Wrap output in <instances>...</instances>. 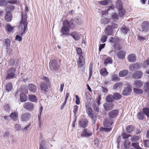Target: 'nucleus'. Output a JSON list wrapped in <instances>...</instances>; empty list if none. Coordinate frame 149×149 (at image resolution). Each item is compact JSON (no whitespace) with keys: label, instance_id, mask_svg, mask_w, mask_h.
<instances>
[{"label":"nucleus","instance_id":"f257e3e1","mask_svg":"<svg viewBox=\"0 0 149 149\" xmlns=\"http://www.w3.org/2000/svg\"><path fill=\"white\" fill-rule=\"evenodd\" d=\"M63 26L61 30L62 34L60 35L67 36L69 33L70 29H73L74 28L75 25L74 23V20L71 19L69 22L67 20H65L63 22Z\"/></svg>","mask_w":149,"mask_h":149},{"label":"nucleus","instance_id":"f03ea898","mask_svg":"<svg viewBox=\"0 0 149 149\" xmlns=\"http://www.w3.org/2000/svg\"><path fill=\"white\" fill-rule=\"evenodd\" d=\"M28 10V8L27 6L25 8V12L22 13L21 14L22 19L19 26V29H22L20 32V35L21 36H23V34H24L26 31L27 30L28 23L27 22V13Z\"/></svg>","mask_w":149,"mask_h":149},{"label":"nucleus","instance_id":"7ed1b4c3","mask_svg":"<svg viewBox=\"0 0 149 149\" xmlns=\"http://www.w3.org/2000/svg\"><path fill=\"white\" fill-rule=\"evenodd\" d=\"M113 120L109 117L105 118L103 122V124L105 127L108 128L101 127L100 129V131H104L105 132H108L111 131L112 129L111 126L113 123Z\"/></svg>","mask_w":149,"mask_h":149},{"label":"nucleus","instance_id":"20e7f679","mask_svg":"<svg viewBox=\"0 0 149 149\" xmlns=\"http://www.w3.org/2000/svg\"><path fill=\"white\" fill-rule=\"evenodd\" d=\"M43 81L42 82L40 85V88L41 91L47 92L50 88L51 84L49 79L47 77H43Z\"/></svg>","mask_w":149,"mask_h":149},{"label":"nucleus","instance_id":"39448f33","mask_svg":"<svg viewBox=\"0 0 149 149\" xmlns=\"http://www.w3.org/2000/svg\"><path fill=\"white\" fill-rule=\"evenodd\" d=\"M59 63L56 60H52L49 63V68L52 72H56L58 71L60 68V63L61 60H59Z\"/></svg>","mask_w":149,"mask_h":149},{"label":"nucleus","instance_id":"423d86ee","mask_svg":"<svg viewBox=\"0 0 149 149\" xmlns=\"http://www.w3.org/2000/svg\"><path fill=\"white\" fill-rule=\"evenodd\" d=\"M85 108L88 116L93 121V123L95 124L97 120V117L93 114L92 108L86 104H85Z\"/></svg>","mask_w":149,"mask_h":149},{"label":"nucleus","instance_id":"0eeeda50","mask_svg":"<svg viewBox=\"0 0 149 149\" xmlns=\"http://www.w3.org/2000/svg\"><path fill=\"white\" fill-rule=\"evenodd\" d=\"M15 71L16 69L14 68H9L6 76V79H10L14 78L15 75Z\"/></svg>","mask_w":149,"mask_h":149},{"label":"nucleus","instance_id":"6e6552de","mask_svg":"<svg viewBox=\"0 0 149 149\" xmlns=\"http://www.w3.org/2000/svg\"><path fill=\"white\" fill-rule=\"evenodd\" d=\"M141 28L142 32L146 33L149 30V23L147 21L143 22Z\"/></svg>","mask_w":149,"mask_h":149},{"label":"nucleus","instance_id":"1a4fd4ad","mask_svg":"<svg viewBox=\"0 0 149 149\" xmlns=\"http://www.w3.org/2000/svg\"><path fill=\"white\" fill-rule=\"evenodd\" d=\"M104 32L107 36L112 35L113 33V30L112 26L108 25L105 29Z\"/></svg>","mask_w":149,"mask_h":149},{"label":"nucleus","instance_id":"9d476101","mask_svg":"<svg viewBox=\"0 0 149 149\" xmlns=\"http://www.w3.org/2000/svg\"><path fill=\"white\" fill-rule=\"evenodd\" d=\"M31 116V113L28 112L25 113L21 115V119L22 121L26 122L29 120Z\"/></svg>","mask_w":149,"mask_h":149},{"label":"nucleus","instance_id":"9b49d317","mask_svg":"<svg viewBox=\"0 0 149 149\" xmlns=\"http://www.w3.org/2000/svg\"><path fill=\"white\" fill-rule=\"evenodd\" d=\"M88 121L86 118H82L79 121V124L81 127L85 128L87 126Z\"/></svg>","mask_w":149,"mask_h":149},{"label":"nucleus","instance_id":"f8f14e48","mask_svg":"<svg viewBox=\"0 0 149 149\" xmlns=\"http://www.w3.org/2000/svg\"><path fill=\"white\" fill-rule=\"evenodd\" d=\"M23 107L24 108L29 111L33 110L34 109L33 104L29 102H25L24 104Z\"/></svg>","mask_w":149,"mask_h":149},{"label":"nucleus","instance_id":"ddd939ff","mask_svg":"<svg viewBox=\"0 0 149 149\" xmlns=\"http://www.w3.org/2000/svg\"><path fill=\"white\" fill-rule=\"evenodd\" d=\"M143 75V72L141 71H137L135 72L132 74V77L135 79H137L141 78Z\"/></svg>","mask_w":149,"mask_h":149},{"label":"nucleus","instance_id":"4468645a","mask_svg":"<svg viewBox=\"0 0 149 149\" xmlns=\"http://www.w3.org/2000/svg\"><path fill=\"white\" fill-rule=\"evenodd\" d=\"M103 106L105 110L108 111L113 109L114 104L112 103L106 102L104 104Z\"/></svg>","mask_w":149,"mask_h":149},{"label":"nucleus","instance_id":"2eb2a0df","mask_svg":"<svg viewBox=\"0 0 149 149\" xmlns=\"http://www.w3.org/2000/svg\"><path fill=\"white\" fill-rule=\"evenodd\" d=\"M118 111L117 110H113L109 112V117L111 119H113L118 116Z\"/></svg>","mask_w":149,"mask_h":149},{"label":"nucleus","instance_id":"dca6fc26","mask_svg":"<svg viewBox=\"0 0 149 149\" xmlns=\"http://www.w3.org/2000/svg\"><path fill=\"white\" fill-rule=\"evenodd\" d=\"M92 134V133L89 130L87 129H85L83 130L81 135L82 137H87L91 136Z\"/></svg>","mask_w":149,"mask_h":149},{"label":"nucleus","instance_id":"f3484780","mask_svg":"<svg viewBox=\"0 0 149 149\" xmlns=\"http://www.w3.org/2000/svg\"><path fill=\"white\" fill-rule=\"evenodd\" d=\"M132 91L131 86H128L127 87L124 88V90L123 91L122 94L124 96L129 95L130 92Z\"/></svg>","mask_w":149,"mask_h":149},{"label":"nucleus","instance_id":"a211bd4d","mask_svg":"<svg viewBox=\"0 0 149 149\" xmlns=\"http://www.w3.org/2000/svg\"><path fill=\"white\" fill-rule=\"evenodd\" d=\"M5 19L7 22H10L12 18V15L10 11H8L6 13L5 15Z\"/></svg>","mask_w":149,"mask_h":149},{"label":"nucleus","instance_id":"6ab92c4d","mask_svg":"<svg viewBox=\"0 0 149 149\" xmlns=\"http://www.w3.org/2000/svg\"><path fill=\"white\" fill-rule=\"evenodd\" d=\"M126 52L123 50L120 51L118 52L117 54V56L118 58L123 60L125 57Z\"/></svg>","mask_w":149,"mask_h":149},{"label":"nucleus","instance_id":"aec40b11","mask_svg":"<svg viewBox=\"0 0 149 149\" xmlns=\"http://www.w3.org/2000/svg\"><path fill=\"white\" fill-rule=\"evenodd\" d=\"M129 68L131 71H133L139 68V65L137 63H134L130 65Z\"/></svg>","mask_w":149,"mask_h":149},{"label":"nucleus","instance_id":"412c9836","mask_svg":"<svg viewBox=\"0 0 149 149\" xmlns=\"http://www.w3.org/2000/svg\"><path fill=\"white\" fill-rule=\"evenodd\" d=\"M123 86V84L120 82L116 83L113 86V89L117 90L121 88Z\"/></svg>","mask_w":149,"mask_h":149},{"label":"nucleus","instance_id":"4be33fe9","mask_svg":"<svg viewBox=\"0 0 149 149\" xmlns=\"http://www.w3.org/2000/svg\"><path fill=\"white\" fill-rule=\"evenodd\" d=\"M128 61L131 62H135L136 59V56L134 54H131L127 57Z\"/></svg>","mask_w":149,"mask_h":149},{"label":"nucleus","instance_id":"5701e85b","mask_svg":"<svg viewBox=\"0 0 149 149\" xmlns=\"http://www.w3.org/2000/svg\"><path fill=\"white\" fill-rule=\"evenodd\" d=\"M28 88L29 91L32 93H34L36 91V87L33 84H29L28 86Z\"/></svg>","mask_w":149,"mask_h":149},{"label":"nucleus","instance_id":"b1692460","mask_svg":"<svg viewBox=\"0 0 149 149\" xmlns=\"http://www.w3.org/2000/svg\"><path fill=\"white\" fill-rule=\"evenodd\" d=\"M5 29L7 33H10L14 31V27L11 26L9 24H7L5 26Z\"/></svg>","mask_w":149,"mask_h":149},{"label":"nucleus","instance_id":"393cba45","mask_svg":"<svg viewBox=\"0 0 149 149\" xmlns=\"http://www.w3.org/2000/svg\"><path fill=\"white\" fill-rule=\"evenodd\" d=\"M85 63V59L83 56H79L78 65L80 67H81Z\"/></svg>","mask_w":149,"mask_h":149},{"label":"nucleus","instance_id":"a878e982","mask_svg":"<svg viewBox=\"0 0 149 149\" xmlns=\"http://www.w3.org/2000/svg\"><path fill=\"white\" fill-rule=\"evenodd\" d=\"M27 100V96L23 93H21L20 95V101L21 102H26Z\"/></svg>","mask_w":149,"mask_h":149},{"label":"nucleus","instance_id":"bb28decb","mask_svg":"<svg viewBox=\"0 0 149 149\" xmlns=\"http://www.w3.org/2000/svg\"><path fill=\"white\" fill-rule=\"evenodd\" d=\"M29 99L30 101L35 102H36L38 101V98L34 95L30 94L29 95Z\"/></svg>","mask_w":149,"mask_h":149},{"label":"nucleus","instance_id":"cd10ccee","mask_svg":"<svg viewBox=\"0 0 149 149\" xmlns=\"http://www.w3.org/2000/svg\"><path fill=\"white\" fill-rule=\"evenodd\" d=\"M10 116L13 120L16 121L17 119L18 113L15 112L12 113L10 115Z\"/></svg>","mask_w":149,"mask_h":149},{"label":"nucleus","instance_id":"c85d7f7f","mask_svg":"<svg viewBox=\"0 0 149 149\" xmlns=\"http://www.w3.org/2000/svg\"><path fill=\"white\" fill-rule=\"evenodd\" d=\"M143 84V83L139 80H136L133 83L134 86L137 88H140Z\"/></svg>","mask_w":149,"mask_h":149},{"label":"nucleus","instance_id":"c756f323","mask_svg":"<svg viewBox=\"0 0 149 149\" xmlns=\"http://www.w3.org/2000/svg\"><path fill=\"white\" fill-rule=\"evenodd\" d=\"M135 129V127L132 125L127 126L126 128V130L127 132L129 133H131Z\"/></svg>","mask_w":149,"mask_h":149},{"label":"nucleus","instance_id":"7c9ffc66","mask_svg":"<svg viewBox=\"0 0 149 149\" xmlns=\"http://www.w3.org/2000/svg\"><path fill=\"white\" fill-rule=\"evenodd\" d=\"M106 100L108 102H112L114 101V99L113 97V95H109L106 98Z\"/></svg>","mask_w":149,"mask_h":149},{"label":"nucleus","instance_id":"2f4dec72","mask_svg":"<svg viewBox=\"0 0 149 149\" xmlns=\"http://www.w3.org/2000/svg\"><path fill=\"white\" fill-rule=\"evenodd\" d=\"M111 80L113 81H117L120 80V78L118 77V75L114 74L111 76Z\"/></svg>","mask_w":149,"mask_h":149},{"label":"nucleus","instance_id":"473e14b6","mask_svg":"<svg viewBox=\"0 0 149 149\" xmlns=\"http://www.w3.org/2000/svg\"><path fill=\"white\" fill-rule=\"evenodd\" d=\"M128 73V71L127 70H124L120 71L118 74L119 77H123L126 76Z\"/></svg>","mask_w":149,"mask_h":149},{"label":"nucleus","instance_id":"72a5a7b5","mask_svg":"<svg viewBox=\"0 0 149 149\" xmlns=\"http://www.w3.org/2000/svg\"><path fill=\"white\" fill-rule=\"evenodd\" d=\"M71 35L76 40H78L80 38V36L79 34L76 32L72 33Z\"/></svg>","mask_w":149,"mask_h":149},{"label":"nucleus","instance_id":"f704fd0d","mask_svg":"<svg viewBox=\"0 0 149 149\" xmlns=\"http://www.w3.org/2000/svg\"><path fill=\"white\" fill-rule=\"evenodd\" d=\"M116 6L118 10L123 8L122 3L121 0H117L116 3Z\"/></svg>","mask_w":149,"mask_h":149},{"label":"nucleus","instance_id":"c9c22d12","mask_svg":"<svg viewBox=\"0 0 149 149\" xmlns=\"http://www.w3.org/2000/svg\"><path fill=\"white\" fill-rule=\"evenodd\" d=\"M5 89L8 92L10 91L12 88V84L11 83H9L5 85Z\"/></svg>","mask_w":149,"mask_h":149},{"label":"nucleus","instance_id":"e433bc0d","mask_svg":"<svg viewBox=\"0 0 149 149\" xmlns=\"http://www.w3.org/2000/svg\"><path fill=\"white\" fill-rule=\"evenodd\" d=\"M112 63V60L110 57H107L104 61V64L107 65L108 64H111Z\"/></svg>","mask_w":149,"mask_h":149},{"label":"nucleus","instance_id":"4c0bfd02","mask_svg":"<svg viewBox=\"0 0 149 149\" xmlns=\"http://www.w3.org/2000/svg\"><path fill=\"white\" fill-rule=\"evenodd\" d=\"M113 97L114 100H118L121 98L122 95L117 93H114L113 94Z\"/></svg>","mask_w":149,"mask_h":149},{"label":"nucleus","instance_id":"58836bf2","mask_svg":"<svg viewBox=\"0 0 149 149\" xmlns=\"http://www.w3.org/2000/svg\"><path fill=\"white\" fill-rule=\"evenodd\" d=\"M4 45L6 46V49L8 48L10 46L11 41L10 39L8 38L4 40Z\"/></svg>","mask_w":149,"mask_h":149},{"label":"nucleus","instance_id":"ea45409f","mask_svg":"<svg viewBox=\"0 0 149 149\" xmlns=\"http://www.w3.org/2000/svg\"><path fill=\"white\" fill-rule=\"evenodd\" d=\"M108 73L105 68L102 69L100 71V74L103 76H107Z\"/></svg>","mask_w":149,"mask_h":149},{"label":"nucleus","instance_id":"a19ab883","mask_svg":"<svg viewBox=\"0 0 149 149\" xmlns=\"http://www.w3.org/2000/svg\"><path fill=\"white\" fill-rule=\"evenodd\" d=\"M140 137V135L138 136H132L131 138V140L133 142H135L138 141Z\"/></svg>","mask_w":149,"mask_h":149},{"label":"nucleus","instance_id":"79ce46f5","mask_svg":"<svg viewBox=\"0 0 149 149\" xmlns=\"http://www.w3.org/2000/svg\"><path fill=\"white\" fill-rule=\"evenodd\" d=\"M133 90L134 92L137 94H141L143 93V90L140 89L134 88Z\"/></svg>","mask_w":149,"mask_h":149},{"label":"nucleus","instance_id":"37998d69","mask_svg":"<svg viewBox=\"0 0 149 149\" xmlns=\"http://www.w3.org/2000/svg\"><path fill=\"white\" fill-rule=\"evenodd\" d=\"M130 143L128 140H125L124 142V148L125 149H128L130 147Z\"/></svg>","mask_w":149,"mask_h":149},{"label":"nucleus","instance_id":"c03bdc74","mask_svg":"<svg viewBox=\"0 0 149 149\" xmlns=\"http://www.w3.org/2000/svg\"><path fill=\"white\" fill-rule=\"evenodd\" d=\"M74 19L77 25H80L82 24V20L80 18L76 17L74 18Z\"/></svg>","mask_w":149,"mask_h":149},{"label":"nucleus","instance_id":"a18cd8bd","mask_svg":"<svg viewBox=\"0 0 149 149\" xmlns=\"http://www.w3.org/2000/svg\"><path fill=\"white\" fill-rule=\"evenodd\" d=\"M143 111L144 113L148 118L149 117V109L148 108H144L143 109Z\"/></svg>","mask_w":149,"mask_h":149},{"label":"nucleus","instance_id":"49530a36","mask_svg":"<svg viewBox=\"0 0 149 149\" xmlns=\"http://www.w3.org/2000/svg\"><path fill=\"white\" fill-rule=\"evenodd\" d=\"M118 13L120 17H123L125 14V10L123 8L118 10Z\"/></svg>","mask_w":149,"mask_h":149},{"label":"nucleus","instance_id":"de8ad7c7","mask_svg":"<svg viewBox=\"0 0 149 149\" xmlns=\"http://www.w3.org/2000/svg\"><path fill=\"white\" fill-rule=\"evenodd\" d=\"M112 17L113 21L118 20L119 18V17L118 14L115 13H112Z\"/></svg>","mask_w":149,"mask_h":149},{"label":"nucleus","instance_id":"09e8293b","mask_svg":"<svg viewBox=\"0 0 149 149\" xmlns=\"http://www.w3.org/2000/svg\"><path fill=\"white\" fill-rule=\"evenodd\" d=\"M137 118L139 120H142L144 118V114L143 112L141 111L139 112L137 115Z\"/></svg>","mask_w":149,"mask_h":149},{"label":"nucleus","instance_id":"8fccbe9b","mask_svg":"<svg viewBox=\"0 0 149 149\" xmlns=\"http://www.w3.org/2000/svg\"><path fill=\"white\" fill-rule=\"evenodd\" d=\"M99 105L97 104L96 103H94L93 104V108L94 110L97 112H99L100 109L99 107Z\"/></svg>","mask_w":149,"mask_h":149},{"label":"nucleus","instance_id":"3c124183","mask_svg":"<svg viewBox=\"0 0 149 149\" xmlns=\"http://www.w3.org/2000/svg\"><path fill=\"white\" fill-rule=\"evenodd\" d=\"M132 146L136 149H143L139 146V143L137 142L132 143Z\"/></svg>","mask_w":149,"mask_h":149},{"label":"nucleus","instance_id":"603ef678","mask_svg":"<svg viewBox=\"0 0 149 149\" xmlns=\"http://www.w3.org/2000/svg\"><path fill=\"white\" fill-rule=\"evenodd\" d=\"M8 1L6 0L0 1V6H6L7 5Z\"/></svg>","mask_w":149,"mask_h":149},{"label":"nucleus","instance_id":"864d4df0","mask_svg":"<svg viewBox=\"0 0 149 149\" xmlns=\"http://www.w3.org/2000/svg\"><path fill=\"white\" fill-rule=\"evenodd\" d=\"M110 19H108L107 18H104L102 19L101 23L102 24H108L109 22H110Z\"/></svg>","mask_w":149,"mask_h":149},{"label":"nucleus","instance_id":"5fc2aeb1","mask_svg":"<svg viewBox=\"0 0 149 149\" xmlns=\"http://www.w3.org/2000/svg\"><path fill=\"white\" fill-rule=\"evenodd\" d=\"M108 37L106 35H103L101 39V41L102 43H104L106 41Z\"/></svg>","mask_w":149,"mask_h":149},{"label":"nucleus","instance_id":"6e6d98bb","mask_svg":"<svg viewBox=\"0 0 149 149\" xmlns=\"http://www.w3.org/2000/svg\"><path fill=\"white\" fill-rule=\"evenodd\" d=\"M121 136L124 139H127L128 137L130 136V135L127 134L125 132H123Z\"/></svg>","mask_w":149,"mask_h":149},{"label":"nucleus","instance_id":"4d7b16f0","mask_svg":"<svg viewBox=\"0 0 149 149\" xmlns=\"http://www.w3.org/2000/svg\"><path fill=\"white\" fill-rule=\"evenodd\" d=\"M4 110L6 111L9 112L10 110V107L8 104H5L4 107Z\"/></svg>","mask_w":149,"mask_h":149},{"label":"nucleus","instance_id":"13d9d810","mask_svg":"<svg viewBox=\"0 0 149 149\" xmlns=\"http://www.w3.org/2000/svg\"><path fill=\"white\" fill-rule=\"evenodd\" d=\"M78 110V106L77 105H75L74 106V110L73 112L74 113V116L76 117L77 115V113Z\"/></svg>","mask_w":149,"mask_h":149},{"label":"nucleus","instance_id":"bf43d9fd","mask_svg":"<svg viewBox=\"0 0 149 149\" xmlns=\"http://www.w3.org/2000/svg\"><path fill=\"white\" fill-rule=\"evenodd\" d=\"M76 51H77V54L79 56H82V51L81 50V49L80 48H79V47L77 48L76 49Z\"/></svg>","mask_w":149,"mask_h":149},{"label":"nucleus","instance_id":"052dcab7","mask_svg":"<svg viewBox=\"0 0 149 149\" xmlns=\"http://www.w3.org/2000/svg\"><path fill=\"white\" fill-rule=\"evenodd\" d=\"M15 129L17 131H19L21 129V127L19 124H16L15 125Z\"/></svg>","mask_w":149,"mask_h":149},{"label":"nucleus","instance_id":"680f3d73","mask_svg":"<svg viewBox=\"0 0 149 149\" xmlns=\"http://www.w3.org/2000/svg\"><path fill=\"white\" fill-rule=\"evenodd\" d=\"M121 31L124 33H127L128 31L127 29L125 28H122L120 29Z\"/></svg>","mask_w":149,"mask_h":149},{"label":"nucleus","instance_id":"e2e57ef3","mask_svg":"<svg viewBox=\"0 0 149 149\" xmlns=\"http://www.w3.org/2000/svg\"><path fill=\"white\" fill-rule=\"evenodd\" d=\"M75 98L76 99V100L75 101V103L77 104H79L80 103V99L77 95H75Z\"/></svg>","mask_w":149,"mask_h":149},{"label":"nucleus","instance_id":"0e129e2a","mask_svg":"<svg viewBox=\"0 0 149 149\" xmlns=\"http://www.w3.org/2000/svg\"><path fill=\"white\" fill-rule=\"evenodd\" d=\"M100 3L102 5H106L108 4V1L107 0H105L100 1Z\"/></svg>","mask_w":149,"mask_h":149},{"label":"nucleus","instance_id":"69168bd1","mask_svg":"<svg viewBox=\"0 0 149 149\" xmlns=\"http://www.w3.org/2000/svg\"><path fill=\"white\" fill-rule=\"evenodd\" d=\"M115 48L118 50H120L121 49V46L119 44H116L115 45Z\"/></svg>","mask_w":149,"mask_h":149},{"label":"nucleus","instance_id":"338daca9","mask_svg":"<svg viewBox=\"0 0 149 149\" xmlns=\"http://www.w3.org/2000/svg\"><path fill=\"white\" fill-rule=\"evenodd\" d=\"M15 39L19 41H20L22 40V38L21 36L17 35L16 36Z\"/></svg>","mask_w":149,"mask_h":149},{"label":"nucleus","instance_id":"774afa93","mask_svg":"<svg viewBox=\"0 0 149 149\" xmlns=\"http://www.w3.org/2000/svg\"><path fill=\"white\" fill-rule=\"evenodd\" d=\"M144 143L146 145V146L148 147H149V140H146L143 141Z\"/></svg>","mask_w":149,"mask_h":149}]
</instances>
